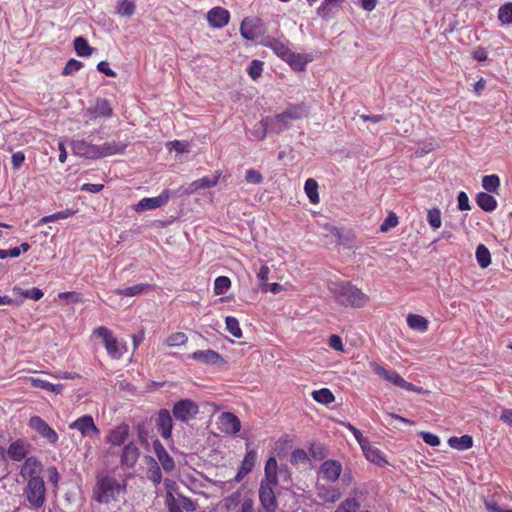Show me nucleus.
Listing matches in <instances>:
<instances>
[{"instance_id":"f03ea898","label":"nucleus","mask_w":512,"mask_h":512,"mask_svg":"<svg viewBox=\"0 0 512 512\" xmlns=\"http://www.w3.org/2000/svg\"><path fill=\"white\" fill-rule=\"evenodd\" d=\"M327 287L335 301L344 307L363 308L370 301L369 296L350 281H330Z\"/></svg>"},{"instance_id":"b1692460","label":"nucleus","mask_w":512,"mask_h":512,"mask_svg":"<svg viewBox=\"0 0 512 512\" xmlns=\"http://www.w3.org/2000/svg\"><path fill=\"white\" fill-rule=\"evenodd\" d=\"M129 435V426L121 424L111 430L107 436V442L113 446H120L125 443Z\"/></svg>"},{"instance_id":"20e7f679","label":"nucleus","mask_w":512,"mask_h":512,"mask_svg":"<svg viewBox=\"0 0 512 512\" xmlns=\"http://www.w3.org/2000/svg\"><path fill=\"white\" fill-rule=\"evenodd\" d=\"M308 108L304 103L289 104L286 109L273 117L267 118L271 129L277 134L288 130L291 122L308 116Z\"/></svg>"},{"instance_id":"e2e57ef3","label":"nucleus","mask_w":512,"mask_h":512,"mask_svg":"<svg viewBox=\"0 0 512 512\" xmlns=\"http://www.w3.org/2000/svg\"><path fill=\"white\" fill-rule=\"evenodd\" d=\"M308 461V455L303 449H296L292 452L291 463L298 464Z\"/></svg>"},{"instance_id":"bb28decb","label":"nucleus","mask_w":512,"mask_h":512,"mask_svg":"<svg viewBox=\"0 0 512 512\" xmlns=\"http://www.w3.org/2000/svg\"><path fill=\"white\" fill-rule=\"evenodd\" d=\"M88 113L94 114V117L110 118L113 115V109L107 99H98L93 108L87 110Z\"/></svg>"},{"instance_id":"9b49d317","label":"nucleus","mask_w":512,"mask_h":512,"mask_svg":"<svg viewBox=\"0 0 512 512\" xmlns=\"http://www.w3.org/2000/svg\"><path fill=\"white\" fill-rule=\"evenodd\" d=\"M241 36L246 40H255L264 33V25L260 19L245 18L240 25Z\"/></svg>"},{"instance_id":"69168bd1","label":"nucleus","mask_w":512,"mask_h":512,"mask_svg":"<svg viewBox=\"0 0 512 512\" xmlns=\"http://www.w3.org/2000/svg\"><path fill=\"white\" fill-rule=\"evenodd\" d=\"M419 435L423 438L424 442L430 446H437L440 444V438L430 432H420Z\"/></svg>"},{"instance_id":"680f3d73","label":"nucleus","mask_w":512,"mask_h":512,"mask_svg":"<svg viewBox=\"0 0 512 512\" xmlns=\"http://www.w3.org/2000/svg\"><path fill=\"white\" fill-rule=\"evenodd\" d=\"M166 504L168 512H182V507L178 504L177 500L172 493H168L166 497Z\"/></svg>"},{"instance_id":"7c9ffc66","label":"nucleus","mask_w":512,"mask_h":512,"mask_svg":"<svg viewBox=\"0 0 512 512\" xmlns=\"http://www.w3.org/2000/svg\"><path fill=\"white\" fill-rule=\"evenodd\" d=\"M278 464L275 457H269L265 465V479L264 482H269L272 485H278L277 475Z\"/></svg>"},{"instance_id":"603ef678","label":"nucleus","mask_w":512,"mask_h":512,"mask_svg":"<svg viewBox=\"0 0 512 512\" xmlns=\"http://www.w3.org/2000/svg\"><path fill=\"white\" fill-rule=\"evenodd\" d=\"M498 18L504 24H512V3L502 5L498 10Z\"/></svg>"},{"instance_id":"052dcab7","label":"nucleus","mask_w":512,"mask_h":512,"mask_svg":"<svg viewBox=\"0 0 512 512\" xmlns=\"http://www.w3.org/2000/svg\"><path fill=\"white\" fill-rule=\"evenodd\" d=\"M328 345L330 348L334 349L338 352L344 351V344L342 342V338L338 335H331L328 339Z\"/></svg>"},{"instance_id":"37998d69","label":"nucleus","mask_w":512,"mask_h":512,"mask_svg":"<svg viewBox=\"0 0 512 512\" xmlns=\"http://www.w3.org/2000/svg\"><path fill=\"white\" fill-rule=\"evenodd\" d=\"M344 1L345 0H323L317 9V14L322 18H326L330 15L333 7L339 6Z\"/></svg>"},{"instance_id":"864d4df0","label":"nucleus","mask_w":512,"mask_h":512,"mask_svg":"<svg viewBox=\"0 0 512 512\" xmlns=\"http://www.w3.org/2000/svg\"><path fill=\"white\" fill-rule=\"evenodd\" d=\"M359 503L354 498L345 499L334 512H358Z\"/></svg>"},{"instance_id":"cd10ccee","label":"nucleus","mask_w":512,"mask_h":512,"mask_svg":"<svg viewBox=\"0 0 512 512\" xmlns=\"http://www.w3.org/2000/svg\"><path fill=\"white\" fill-rule=\"evenodd\" d=\"M126 144L118 143L115 141L105 142L102 145H98L99 158H103L110 155L121 154L125 151Z\"/></svg>"},{"instance_id":"6e6552de","label":"nucleus","mask_w":512,"mask_h":512,"mask_svg":"<svg viewBox=\"0 0 512 512\" xmlns=\"http://www.w3.org/2000/svg\"><path fill=\"white\" fill-rule=\"evenodd\" d=\"M71 430H78L83 437L99 436L100 430L91 415H83L69 424Z\"/></svg>"},{"instance_id":"39448f33","label":"nucleus","mask_w":512,"mask_h":512,"mask_svg":"<svg viewBox=\"0 0 512 512\" xmlns=\"http://www.w3.org/2000/svg\"><path fill=\"white\" fill-rule=\"evenodd\" d=\"M93 336L99 337L106 349L107 354L112 359H120L126 352L125 343H121L114 336L113 332L105 326H99L92 332Z\"/></svg>"},{"instance_id":"bf43d9fd","label":"nucleus","mask_w":512,"mask_h":512,"mask_svg":"<svg viewBox=\"0 0 512 512\" xmlns=\"http://www.w3.org/2000/svg\"><path fill=\"white\" fill-rule=\"evenodd\" d=\"M59 299H70L74 303L83 302L82 294L76 291L60 292L58 294Z\"/></svg>"},{"instance_id":"c9c22d12","label":"nucleus","mask_w":512,"mask_h":512,"mask_svg":"<svg viewBox=\"0 0 512 512\" xmlns=\"http://www.w3.org/2000/svg\"><path fill=\"white\" fill-rule=\"evenodd\" d=\"M304 190H305V193H306L309 201L312 204L319 203L320 199H319V194H318V183L315 179L308 178L305 181Z\"/></svg>"},{"instance_id":"6e6d98bb","label":"nucleus","mask_w":512,"mask_h":512,"mask_svg":"<svg viewBox=\"0 0 512 512\" xmlns=\"http://www.w3.org/2000/svg\"><path fill=\"white\" fill-rule=\"evenodd\" d=\"M83 67V63L81 61H78L76 59H70L66 63L62 74L63 75H72L76 72H78Z\"/></svg>"},{"instance_id":"9d476101","label":"nucleus","mask_w":512,"mask_h":512,"mask_svg":"<svg viewBox=\"0 0 512 512\" xmlns=\"http://www.w3.org/2000/svg\"><path fill=\"white\" fill-rule=\"evenodd\" d=\"M276 485H272L269 482L261 481L259 487V501L260 507L265 508L266 510H274L278 509V500L276 498L274 487Z\"/></svg>"},{"instance_id":"ea45409f","label":"nucleus","mask_w":512,"mask_h":512,"mask_svg":"<svg viewBox=\"0 0 512 512\" xmlns=\"http://www.w3.org/2000/svg\"><path fill=\"white\" fill-rule=\"evenodd\" d=\"M476 259L481 268H487L491 264V255L484 244H479L476 248Z\"/></svg>"},{"instance_id":"49530a36","label":"nucleus","mask_w":512,"mask_h":512,"mask_svg":"<svg viewBox=\"0 0 512 512\" xmlns=\"http://www.w3.org/2000/svg\"><path fill=\"white\" fill-rule=\"evenodd\" d=\"M188 341V337L183 332H174L170 334L166 339V346L175 347L185 345Z\"/></svg>"},{"instance_id":"f8f14e48","label":"nucleus","mask_w":512,"mask_h":512,"mask_svg":"<svg viewBox=\"0 0 512 512\" xmlns=\"http://www.w3.org/2000/svg\"><path fill=\"white\" fill-rule=\"evenodd\" d=\"M342 471V465L339 461L328 459L320 465L319 476L326 482L334 483L339 480Z\"/></svg>"},{"instance_id":"338daca9","label":"nucleus","mask_w":512,"mask_h":512,"mask_svg":"<svg viewBox=\"0 0 512 512\" xmlns=\"http://www.w3.org/2000/svg\"><path fill=\"white\" fill-rule=\"evenodd\" d=\"M457 201H458V208L461 211L470 210L469 198L465 192L461 191L458 194Z\"/></svg>"},{"instance_id":"423d86ee","label":"nucleus","mask_w":512,"mask_h":512,"mask_svg":"<svg viewBox=\"0 0 512 512\" xmlns=\"http://www.w3.org/2000/svg\"><path fill=\"white\" fill-rule=\"evenodd\" d=\"M172 413L176 420L187 423L199 413V406L193 400L182 399L174 404Z\"/></svg>"},{"instance_id":"5701e85b","label":"nucleus","mask_w":512,"mask_h":512,"mask_svg":"<svg viewBox=\"0 0 512 512\" xmlns=\"http://www.w3.org/2000/svg\"><path fill=\"white\" fill-rule=\"evenodd\" d=\"M219 177L220 174L214 175L213 177L204 176L200 179H197L189 184V186L185 189V193L192 194L201 189L214 187L217 185Z\"/></svg>"},{"instance_id":"393cba45","label":"nucleus","mask_w":512,"mask_h":512,"mask_svg":"<svg viewBox=\"0 0 512 512\" xmlns=\"http://www.w3.org/2000/svg\"><path fill=\"white\" fill-rule=\"evenodd\" d=\"M189 358L204 363V364H217L221 360V355L211 349L198 350L189 355Z\"/></svg>"},{"instance_id":"8fccbe9b","label":"nucleus","mask_w":512,"mask_h":512,"mask_svg":"<svg viewBox=\"0 0 512 512\" xmlns=\"http://www.w3.org/2000/svg\"><path fill=\"white\" fill-rule=\"evenodd\" d=\"M225 323L226 329L232 336H234L235 338L242 337V330L240 328L239 321L237 320V318L233 316H228L226 317Z\"/></svg>"},{"instance_id":"3c124183","label":"nucleus","mask_w":512,"mask_h":512,"mask_svg":"<svg viewBox=\"0 0 512 512\" xmlns=\"http://www.w3.org/2000/svg\"><path fill=\"white\" fill-rule=\"evenodd\" d=\"M263 67H264L263 61L253 60L247 68V73L253 80H257L262 75Z\"/></svg>"},{"instance_id":"2eb2a0df","label":"nucleus","mask_w":512,"mask_h":512,"mask_svg":"<svg viewBox=\"0 0 512 512\" xmlns=\"http://www.w3.org/2000/svg\"><path fill=\"white\" fill-rule=\"evenodd\" d=\"M73 153L80 157L89 159H99L98 145L92 144L86 140H74L71 143Z\"/></svg>"},{"instance_id":"c756f323","label":"nucleus","mask_w":512,"mask_h":512,"mask_svg":"<svg viewBox=\"0 0 512 512\" xmlns=\"http://www.w3.org/2000/svg\"><path fill=\"white\" fill-rule=\"evenodd\" d=\"M29 381L33 387L41 388L54 394H61L64 388L63 384H53L40 378L30 377Z\"/></svg>"},{"instance_id":"13d9d810","label":"nucleus","mask_w":512,"mask_h":512,"mask_svg":"<svg viewBox=\"0 0 512 512\" xmlns=\"http://www.w3.org/2000/svg\"><path fill=\"white\" fill-rule=\"evenodd\" d=\"M343 425L353 433L355 439L361 447H363L368 442L367 439L363 436L362 432L351 423H344Z\"/></svg>"},{"instance_id":"09e8293b","label":"nucleus","mask_w":512,"mask_h":512,"mask_svg":"<svg viewBox=\"0 0 512 512\" xmlns=\"http://www.w3.org/2000/svg\"><path fill=\"white\" fill-rule=\"evenodd\" d=\"M427 221L431 228L438 229L442 225L441 211L439 208L429 209L427 212Z\"/></svg>"},{"instance_id":"c03bdc74","label":"nucleus","mask_w":512,"mask_h":512,"mask_svg":"<svg viewBox=\"0 0 512 512\" xmlns=\"http://www.w3.org/2000/svg\"><path fill=\"white\" fill-rule=\"evenodd\" d=\"M482 187L488 192H497L500 187V178L495 174L484 176Z\"/></svg>"},{"instance_id":"412c9836","label":"nucleus","mask_w":512,"mask_h":512,"mask_svg":"<svg viewBox=\"0 0 512 512\" xmlns=\"http://www.w3.org/2000/svg\"><path fill=\"white\" fill-rule=\"evenodd\" d=\"M313 60L310 54L295 53L291 50L285 62L291 67L292 70L302 72L306 69L309 62Z\"/></svg>"},{"instance_id":"dca6fc26","label":"nucleus","mask_w":512,"mask_h":512,"mask_svg":"<svg viewBox=\"0 0 512 512\" xmlns=\"http://www.w3.org/2000/svg\"><path fill=\"white\" fill-rule=\"evenodd\" d=\"M230 20V13L227 9L217 6L207 13V21L213 28H223Z\"/></svg>"},{"instance_id":"f3484780","label":"nucleus","mask_w":512,"mask_h":512,"mask_svg":"<svg viewBox=\"0 0 512 512\" xmlns=\"http://www.w3.org/2000/svg\"><path fill=\"white\" fill-rule=\"evenodd\" d=\"M153 451L165 472L175 469V462L159 440L153 442Z\"/></svg>"},{"instance_id":"aec40b11","label":"nucleus","mask_w":512,"mask_h":512,"mask_svg":"<svg viewBox=\"0 0 512 512\" xmlns=\"http://www.w3.org/2000/svg\"><path fill=\"white\" fill-rule=\"evenodd\" d=\"M29 453V444L24 440L18 439L12 442L7 450L8 457L13 461H21L27 459L26 456Z\"/></svg>"},{"instance_id":"f257e3e1","label":"nucleus","mask_w":512,"mask_h":512,"mask_svg":"<svg viewBox=\"0 0 512 512\" xmlns=\"http://www.w3.org/2000/svg\"><path fill=\"white\" fill-rule=\"evenodd\" d=\"M43 464L34 456L27 457L20 468V476L25 481L23 497L30 509H41L47 497L45 481L42 477Z\"/></svg>"},{"instance_id":"5fc2aeb1","label":"nucleus","mask_w":512,"mask_h":512,"mask_svg":"<svg viewBox=\"0 0 512 512\" xmlns=\"http://www.w3.org/2000/svg\"><path fill=\"white\" fill-rule=\"evenodd\" d=\"M147 477L153 482L154 485H159L162 481V472L158 462L153 461V464L148 469Z\"/></svg>"},{"instance_id":"7ed1b4c3","label":"nucleus","mask_w":512,"mask_h":512,"mask_svg":"<svg viewBox=\"0 0 512 512\" xmlns=\"http://www.w3.org/2000/svg\"><path fill=\"white\" fill-rule=\"evenodd\" d=\"M126 492V482L119 481L109 474H98L92 490V499L99 504L116 502Z\"/></svg>"},{"instance_id":"1a4fd4ad","label":"nucleus","mask_w":512,"mask_h":512,"mask_svg":"<svg viewBox=\"0 0 512 512\" xmlns=\"http://www.w3.org/2000/svg\"><path fill=\"white\" fill-rule=\"evenodd\" d=\"M29 427L35 430L42 438L46 439L50 444H56L58 434L50 427L41 417L33 416L29 419Z\"/></svg>"},{"instance_id":"0eeeda50","label":"nucleus","mask_w":512,"mask_h":512,"mask_svg":"<svg viewBox=\"0 0 512 512\" xmlns=\"http://www.w3.org/2000/svg\"><path fill=\"white\" fill-rule=\"evenodd\" d=\"M170 197V191L168 189H164L157 197L142 198L137 204L133 206V209L136 212L154 210L167 204L170 200Z\"/></svg>"},{"instance_id":"f704fd0d","label":"nucleus","mask_w":512,"mask_h":512,"mask_svg":"<svg viewBox=\"0 0 512 512\" xmlns=\"http://www.w3.org/2000/svg\"><path fill=\"white\" fill-rule=\"evenodd\" d=\"M12 291L15 295H19L23 298L33 299L35 301L40 300L44 295L43 291L37 287H33L32 289H22L19 286H14Z\"/></svg>"},{"instance_id":"6ab92c4d","label":"nucleus","mask_w":512,"mask_h":512,"mask_svg":"<svg viewBox=\"0 0 512 512\" xmlns=\"http://www.w3.org/2000/svg\"><path fill=\"white\" fill-rule=\"evenodd\" d=\"M264 47L271 49L279 58L283 61L289 56L291 49L289 48L287 43H284L274 37H266L262 43Z\"/></svg>"},{"instance_id":"4be33fe9","label":"nucleus","mask_w":512,"mask_h":512,"mask_svg":"<svg viewBox=\"0 0 512 512\" xmlns=\"http://www.w3.org/2000/svg\"><path fill=\"white\" fill-rule=\"evenodd\" d=\"M257 461V452L255 450H249L244 456L242 464L235 476L237 482L241 481L243 477L252 472Z\"/></svg>"},{"instance_id":"4c0bfd02","label":"nucleus","mask_w":512,"mask_h":512,"mask_svg":"<svg viewBox=\"0 0 512 512\" xmlns=\"http://www.w3.org/2000/svg\"><path fill=\"white\" fill-rule=\"evenodd\" d=\"M318 490H319L318 491V496L324 502L335 503L341 497V493H340L338 488H334V487H332V488L321 487Z\"/></svg>"},{"instance_id":"79ce46f5","label":"nucleus","mask_w":512,"mask_h":512,"mask_svg":"<svg viewBox=\"0 0 512 512\" xmlns=\"http://www.w3.org/2000/svg\"><path fill=\"white\" fill-rule=\"evenodd\" d=\"M385 422L387 423V425L392 426L395 429H400L399 424H408V425L414 424L413 420L403 418L394 413H386Z\"/></svg>"},{"instance_id":"a19ab883","label":"nucleus","mask_w":512,"mask_h":512,"mask_svg":"<svg viewBox=\"0 0 512 512\" xmlns=\"http://www.w3.org/2000/svg\"><path fill=\"white\" fill-rule=\"evenodd\" d=\"M243 491L238 489L224 499V506L228 511H233L238 505H241L243 499Z\"/></svg>"},{"instance_id":"de8ad7c7","label":"nucleus","mask_w":512,"mask_h":512,"mask_svg":"<svg viewBox=\"0 0 512 512\" xmlns=\"http://www.w3.org/2000/svg\"><path fill=\"white\" fill-rule=\"evenodd\" d=\"M398 223H399V220H398L397 215L394 212L389 211L386 218L380 225L379 231L382 233H386V232L390 231L391 229L395 228L398 225Z\"/></svg>"},{"instance_id":"2f4dec72","label":"nucleus","mask_w":512,"mask_h":512,"mask_svg":"<svg viewBox=\"0 0 512 512\" xmlns=\"http://www.w3.org/2000/svg\"><path fill=\"white\" fill-rule=\"evenodd\" d=\"M366 458L377 465H382L386 463L384 454L378 449L371 446L368 442L361 447Z\"/></svg>"},{"instance_id":"e433bc0d","label":"nucleus","mask_w":512,"mask_h":512,"mask_svg":"<svg viewBox=\"0 0 512 512\" xmlns=\"http://www.w3.org/2000/svg\"><path fill=\"white\" fill-rule=\"evenodd\" d=\"M74 50L80 57H88L92 54L93 48L88 44L87 40L82 37H76L73 42Z\"/></svg>"},{"instance_id":"4d7b16f0","label":"nucleus","mask_w":512,"mask_h":512,"mask_svg":"<svg viewBox=\"0 0 512 512\" xmlns=\"http://www.w3.org/2000/svg\"><path fill=\"white\" fill-rule=\"evenodd\" d=\"M245 180L251 184H260L263 181V176L259 171L249 169L245 173Z\"/></svg>"},{"instance_id":"58836bf2","label":"nucleus","mask_w":512,"mask_h":512,"mask_svg":"<svg viewBox=\"0 0 512 512\" xmlns=\"http://www.w3.org/2000/svg\"><path fill=\"white\" fill-rule=\"evenodd\" d=\"M312 398L321 404L328 405L335 401V396L328 388H322L312 392Z\"/></svg>"},{"instance_id":"a18cd8bd","label":"nucleus","mask_w":512,"mask_h":512,"mask_svg":"<svg viewBox=\"0 0 512 512\" xmlns=\"http://www.w3.org/2000/svg\"><path fill=\"white\" fill-rule=\"evenodd\" d=\"M231 286V280L227 276H219L214 281V294L222 295L226 293Z\"/></svg>"},{"instance_id":"a211bd4d","label":"nucleus","mask_w":512,"mask_h":512,"mask_svg":"<svg viewBox=\"0 0 512 512\" xmlns=\"http://www.w3.org/2000/svg\"><path fill=\"white\" fill-rule=\"evenodd\" d=\"M156 427L157 431L164 439H169L172 434V417L170 412L166 409H162L158 413V417L156 419Z\"/></svg>"},{"instance_id":"473e14b6","label":"nucleus","mask_w":512,"mask_h":512,"mask_svg":"<svg viewBox=\"0 0 512 512\" xmlns=\"http://www.w3.org/2000/svg\"><path fill=\"white\" fill-rule=\"evenodd\" d=\"M476 202L479 207L486 212L494 211L497 207L496 199L492 195L485 192H480L477 194Z\"/></svg>"},{"instance_id":"ddd939ff","label":"nucleus","mask_w":512,"mask_h":512,"mask_svg":"<svg viewBox=\"0 0 512 512\" xmlns=\"http://www.w3.org/2000/svg\"><path fill=\"white\" fill-rule=\"evenodd\" d=\"M218 428L229 435L238 433L241 429V422L239 418L231 412H223L218 417Z\"/></svg>"},{"instance_id":"4468645a","label":"nucleus","mask_w":512,"mask_h":512,"mask_svg":"<svg viewBox=\"0 0 512 512\" xmlns=\"http://www.w3.org/2000/svg\"><path fill=\"white\" fill-rule=\"evenodd\" d=\"M374 372L379 375L381 378L390 382L391 384L404 388L409 391H414V385L405 381L397 372L389 371L380 365H376L374 368Z\"/></svg>"},{"instance_id":"72a5a7b5","label":"nucleus","mask_w":512,"mask_h":512,"mask_svg":"<svg viewBox=\"0 0 512 512\" xmlns=\"http://www.w3.org/2000/svg\"><path fill=\"white\" fill-rule=\"evenodd\" d=\"M448 444L454 449L463 451L473 446V439L470 435H463L461 437L453 436L448 439Z\"/></svg>"},{"instance_id":"c85d7f7f","label":"nucleus","mask_w":512,"mask_h":512,"mask_svg":"<svg viewBox=\"0 0 512 512\" xmlns=\"http://www.w3.org/2000/svg\"><path fill=\"white\" fill-rule=\"evenodd\" d=\"M154 289L153 285L150 284H136L134 286H130L124 289H116L114 293L119 296L133 297L140 295L144 292L151 291Z\"/></svg>"},{"instance_id":"0e129e2a","label":"nucleus","mask_w":512,"mask_h":512,"mask_svg":"<svg viewBox=\"0 0 512 512\" xmlns=\"http://www.w3.org/2000/svg\"><path fill=\"white\" fill-rule=\"evenodd\" d=\"M135 11V5L130 0H124L119 7V13L125 16H131Z\"/></svg>"},{"instance_id":"a878e982","label":"nucleus","mask_w":512,"mask_h":512,"mask_svg":"<svg viewBox=\"0 0 512 512\" xmlns=\"http://www.w3.org/2000/svg\"><path fill=\"white\" fill-rule=\"evenodd\" d=\"M139 458V448L132 442L125 445L121 454V464L133 467Z\"/></svg>"},{"instance_id":"774afa93","label":"nucleus","mask_w":512,"mask_h":512,"mask_svg":"<svg viewBox=\"0 0 512 512\" xmlns=\"http://www.w3.org/2000/svg\"><path fill=\"white\" fill-rule=\"evenodd\" d=\"M239 512H254V500L250 496L245 495Z\"/></svg>"}]
</instances>
